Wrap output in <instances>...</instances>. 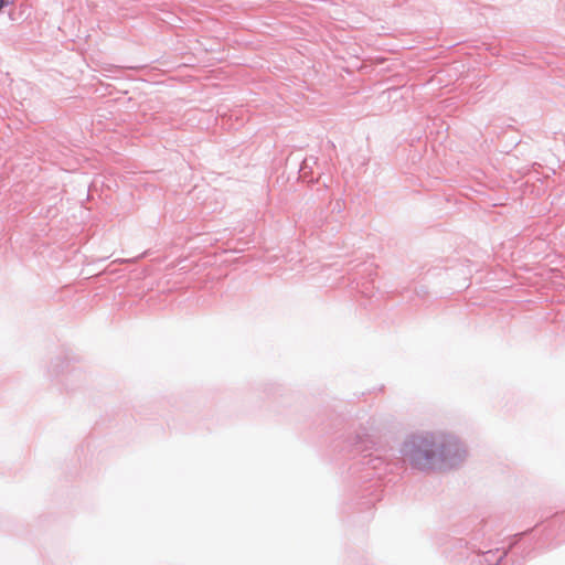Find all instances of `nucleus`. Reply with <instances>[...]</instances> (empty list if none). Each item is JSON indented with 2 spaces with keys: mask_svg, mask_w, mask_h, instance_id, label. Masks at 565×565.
<instances>
[{
  "mask_svg": "<svg viewBox=\"0 0 565 565\" xmlns=\"http://www.w3.org/2000/svg\"><path fill=\"white\" fill-rule=\"evenodd\" d=\"M434 447L435 449L431 450V454L428 450L416 451L413 460L418 468L424 469L431 466L434 463L433 459L435 454H438L440 461L455 465L457 459H460L465 452L459 443L455 439L444 441Z\"/></svg>",
  "mask_w": 565,
  "mask_h": 565,
  "instance_id": "obj_1",
  "label": "nucleus"
},
{
  "mask_svg": "<svg viewBox=\"0 0 565 565\" xmlns=\"http://www.w3.org/2000/svg\"><path fill=\"white\" fill-rule=\"evenodd\" d=\"M7 3L6 0H0V10L2 9V7Z\"/></svg>",
  "mask_w": 565,
  "mask_h": 565,
  "instance_id": "obj_2",
  "label": "nucleus"
}]
</instances>
